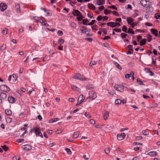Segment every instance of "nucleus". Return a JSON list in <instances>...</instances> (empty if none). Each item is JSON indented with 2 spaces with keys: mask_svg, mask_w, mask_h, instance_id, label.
Listing matches in <instances>:
<instances>
[{
  "mask_svg": "<svg viewBox=\"0 0 160 160\" xmlns=\"http://www.w3.org/2000/svg\"><path fill=\"white\" fill-rule=\"evenodd\" d=\"M125 88L127 89V88L125 87L123 85L121 84H116L114 87V88L116 90L119 91L120 92H123Z\"/></svg>",
  "mask_w": 160,
  "mask_h": 160,
  "instance_id": "nucleus-1",
  "label": "nucleus"
},
{
  "mask_svg": "<svg viewBox=\"0 0 160 160\" xmlns=\"http://www.w3.org/2000/svg\"><path fill=\"white\" fill-rule=\"evenodd\" d=\"M73 78L74 79H79L81 80H83L84 79V77L80 73H76L74 75Z\"/></svg>",
  "mask_w": 160,
  "mask_h": 160,
  "instance_id": "nucleus-2",
  "label": "nucleus"
},
{
  "mask_svg": "<svg viewBox=\"0 0 160 160\" xmlns=\"http://www.w3.org/2000/svg\"><path fill=\"white\" fill-rule=\"evenodd\" d=\"M107 25L111 27H119L120 26V24L118 22H110L107 23Z\"/></svg>",
  "mask_w": 160,
  "mask_h": 160,
  "instance_id": "nucleus-3",
  "label": "nucleus"
},
{
  "mask_svg": "<svg viewBox=\"0 0 160 160\" xmlns=\"http://www.w3.org/2000/svg\"><path fill=\"white\" fill-rule=\"evenodd\" d=\"M89 98L92 99V100L95 99L96 97V92L93 91L89 92Z\"/></svg>",
  "mask_w": 160,
  "mask_h": 160,
  "instance_id": "nucleus-4",
  "label": "nucleus"
},
{
  "mask_svg": "<svg viewBox=\"0 0 160 160\" xmlns=\"http://www.w3.org/2000/svg\"><path fill=\"white\" fill-rule=\"evenodd\" d=\"M35 133L36 137L40 136L41 138H43L42 133L41 132L40 128H37L35 130Z\"/></svg>",
  "mask_w": 160,
  "mask_h": 160,
  "instance_id": "nucleus-5",
  "label": "nucleus"
},
{
  "mask_svg": "<svg viewBox=\"0 0 160 160\" xmlns=\"http://www.w3.org/2000/svg\"><path fill=\"white\" fill-rule=\"evenodd\" d=\"M0 87L1 90L5 92H9L10 90L9 87L5 85H2Z\"/></svg>",
  "mask_w": 160,
  "mask_h": 160,
  "instance_id": "nucleus-6",
  "label": "nucleus"
},
{
  "mask_svg": "<svg viewBox=\"0 0 160 160\" xmlns=\"http://www.w3.org/2000/svg\"><path fill=\"white\" fill-rule=\"evenodd\" d=\"M22 149L23 150L28 152L32 149V147L30 145L26 144L22 146Z\"/></svg>",
  "mask_w": 160,
  "mask_h": 160,
  "instance_id": "nucleus-7",
  "label": "nucleus"
},
{
  "mask_svg": "<svg viewBox=\"0 0 160 160\" xmlns=\"http://www.w3.org/2000/svg\"><path fill=\"white\" fill-rule=\"evenodd\" d=\"M125 136V134L124 133H122L120 134H118L117 135V138L118 140H122L124 139Z\"/></svg>",
  "mask_w": 160,
  "mask_h": 160,
  "instance_id": "nucleus-8",
  "label": "nucleus"
},
{
  "mask_svg": "<svg viewBox=\"0 0 160 160\" xmlns=\"http://www.w3.org/2000/svg\"><path fill=\"white\" fill-rule=\"evenodd\" d=\"M7 5L5 3L2 2L0 4V9L2 12L5 11L7 9Z\"/></svg>",
  "mask_w": 160,
  "mask_h": 160,
  "instance_id": "nucleus-9",
  "label": "nucleus"
},
{
  "mask_svg": "<svg viewBox=\"0 0 160 160\" xmlns=\"http://www.w3.org/2000/svg\"><path fill=\"white\" fill-rule=\"evenodd\" d=\"M128 52H127V54H132L133 52V45H130L128 46Z\"/></svg>",
  "mask_w": 160,
  "mask_h": 160,
  "instance_id": "nucleus-10",
  "label": "nucleus"
},
{
  "mask_svg": "<svg viewBox=\"0 0 160 160\" xmlns=\"http://www.w3.org/2000/svg\"><path fill=\"white\" fill-rule=\"evenodd\" d=\"M72 14L75 16H79L81 15V12L78 10L73 9Z\"/></svg>",
  "mask_w": 160,
  "mask_h": 160,
  "instance_id": "nucleus-11",
  "label": "nucleus"
},
{
  "mask_svg": "<svg viewBox=\"0 0 160 160\" xmlns=\"http://www.w3.org/2000/svg\"><path fill=\"white\" fill-rule=\"evenodd\" d=\"M103 118L105 120L107 119L109 116V112L106 111H104L102 112Z\"/></svg>",
  "mask_w": 160,
  "mask_h": 160,
  "instance_id": "nucleus-12",
  "label": "nucleus"
},
{
  "mask_svg": "<svg viewBox=\"0 0 160 160\" xmlns=\"http://www.w3.org/2000/svg\"><path fill=\"white\" fill-rule=\"evenodd\" d=\"M8 100L10 103H13L16 101V99L12 96H9L8 98Z\"/></svg>",
  "mask_w": 160,
  "mask_h": 160,
  "instance_id": "nucleus-13",
  "label": "nucleus"
},
{
  "mask_svg": "<svg viewBox=\"0 0 160 160\" xmlns=\"http://www.w3.org/2000/svg\"><path fill=\"white\" fill-rule=\"evenodd\" d=\"M151 32L156 37L158 36V31L157 29L153 28L151 29Z\"/></svg>",
  "mask_w": 160,
  "mask_h": 160,
  "instance_id": "nucleus-14",
  "label": "nucleus"
},
{
  "mask_svg": "<svg viewBox=\"0 0 160 160\" xmlns=\"http://www.w3.org/2000/svg\"><path fill=\"white\" fill-rule=\"evenodd\" d=\"M105 3V0H97V4L99 6L103 5Z\"/></svg>",
  "mask_w": 160,
  "mask_h": 160,
  "instance_id": "nucleus-15",
  "label": "nucleus"
},
{
  "mask_svg": "<svg viewBox=\"0 0 160 160\" xmlns=\"http://www.w3.org/2000/svg\"><path fill=\"white\" fill-rule=\"evenodd\" d=\"M127 20L128 23L129 25H131L132 23L134 21V20L131 17L127 18Z\"/></svg>",
  "mask_w": 160,
  "mask_h": 160,
  "instance_id": "nucleus-16",
  "label": "nucleus"
},
{
  "mask_svg": "<svg viewBox=\"0 0 160 160\" xmlns=\"http://www.w3.org/2000/svg\"><path fill=\"white\" fill-rule=\"evenodd\" d=\"M88 8L90 10H94L95 9V7L92 4L88 3Z\"/></svg>",
  "mask_w": 160,
  "mask_h": 160,
  "instance_id": "nucleus-17",
  "label": "nucleus"
},
{
  "mask_svg": "<svg viewBox=\"0 0 160 160\" xmlns=\"http://www.w3.org/2000/svg\"><path fill=\"white\" fill-rule=\"evenodd\" d=\"M15 8L17 12H20V6L19 4H16L15 6Z\"/></svg>",
  "mask_w": 160,
  "mask_h": 160,
  "instance_id": "nucleus-18",
  "label": "nucleus"
},
{
  "mask_svg": "<svg viewBox=\"0 0 160 160\" xmlns=\"http://www.w3.org/2000/svg\"><path fill=\"white\" fill-rule=\"evenodd\" d=\"M0 97L2 99H5L7 97V95L5 93L2 92L0 94Z\"/></svg>",
  "mask_w": 160,
  "mask_h": 160,
  "instance_id": "nucleus-19",
  "label": "nucleus"
},
{
  "mask_svg": "<svg viewBox=\"0 0 160 160\" xmlns=\"http://www.w3.org/2000/svg\"><path fill=\"white\" fill-rule=\"evenodd\" d=\"M5 113L9 116H11L12 114V112L10 109H7L5 110Z\"/></svg>",
  "mask_w": 160,
  "mask_h": 160,
  "instance_id": "nucleus-20",
  "label": "nucleus"
},
{
  "mask_svg": "<svg viewBox=\"0 0 160 160\" xmlns=\"http://www.w3.org/2000/svg\"><path fill=\"white\" fill-rule=\"evenodd\" d=\"M149 155L151 156L154 157L157 154V153L156 151H152L149 152L148 153Z\"/></svg>",
  "mask_w": 160,
  "mask_h": 160,
  "instance_id": "nucleus-21",
  "label": "nucleus"
},
{
  "mask_svg": "<svg viewBox=\"0 0 160 160\" xmlns=\"http://www.w3.org/2000/svg\"><path fill=\"white\" fill-rule=\"evenodd\" d=\"M147 40L146 39L144 38L140 42V46L145 45L146 43Z\"/></svg>",
  "mask_w": 160,
  "mask_h": 160,
  "instance_id": "nucleus-22",
  "label": "nucleus"
},
{
  "mask_svg": "<svg viewBox=\"0 0 160 160\" xmlns=\"http://www.w3.org/2000/svg\"><path fill=\"white\" fill-rule=\"evenodd\" d=\"M142 133L144 135H147L149 134V131L148 129L143 130L142 131Z\"/></svg>",
  "mask_w": 160,
  "mask_h": 160,
  "instance_id": "nucleus-23",
  "label": "nucleus"
},
{
  "mask_svg": "<svg viewBox=\"0 0 160 160\" xmlns=\"http://www.w3.org/2000/svg\"><path fill=\"white\" fill-rule=\"evenodd\" d=\"M147 38L148 39V42H150L152 39V36H151V35L149 34H148L147 35Z\"/></svg>",
  "mask_w": 160,
  "mask_h": 160,
  "instance_id": "nucleus-24",
  "label": "nucleus"
},
{
  "mask_svg": "<svg viewBox=\"0 0 160 160\" xmlns=\"http://www.w3.org/2000/svg\"><path fill=\"white\" fill-rule=\"evenodd\" d=\"M79 134V132L78 131L75 132H74V134L72 135L73 138H76L78 137Z\"/></svg>",
  "mask_w": 160,
  "mask_h": 160,
  "instance_id": "nucleus-25",
  "label": "nucleus"
},
{
  "mask_svg": "<svg viewBox=\"0 0 160 160\" xmlns=\"http://www.w3.org/2000/svg\"><path fill=\"white\" fill-rule=\"evenodd\" d=\"M86 88L87 89L90 90L91 89H92L94 88L93 87V86L92 84H89L86 86Z\"/></svg>",
  "mask_w": 160,
  "mask_h": 160,
  "instance_id": "nucleus-26",
  "label": "nucleus"
},
{
  "mask_svg": "<svg viewBox=\"0 0 160 160\" xmlns=\"http://www.w3.org/2000/svg\"><path fill=\"white\" fill-rule=\"evenodd\" d=\"M85 99V97L83 95H81L79 96L78 98V100H80V101H82V102Z\"/></svg>",
  "mask_w": 160,
  "mask_h": 160,
  "instance_id": "nucleus-27",
  "label": "nucleus"
},
{
  "mask_svg": "<svg viewBox=\"0 0 160 160\" xmlns=\"http://www.w3.org/2000/svg\"><path fill=\"white\" fill-rule=\"evenodd\" d=\"M89 22V20L87 19H83L82 21V23L85 25H88L87 23Z\"/></svg>",
  "mask_w": 160,
  "mask_h": 160,
  "instance_id": "nucleus-28",
  "label": "nucleus"
},
{
  "mask_svg": "<svg viewBox=\"0 0 160 160\" xmlns=\"http://www.w3.org/2000/svg\"><path fill=\"white\" fill-rule=\"evenodd\" d=\"M112 12L111 11L107 9H105L104 10V12L105 15H107L110 13Z\"/></svg>",
  "mask_w": 160,
  "mask_h": 160,
  "instance_id": "nucleus-29",
  "label": "nucleus"
},
{
  "mask_svg": "<svg viewBox=\"0 0 160 160\" xmlns=\"http://www.w3.org/2000/svg\"><path fill=\"white\" fill-rule=\"evenodd\" d=\"M59 120L58 118H54L53 119H52L50 120L49 121V122L50 123H52L53 122H55Z\"/></svg>",
  "mask_w": 160,
  "mask_h": 160,
  "instance_id": "nucleus-30",
  "label": "nucleus"
},
{
  "mask_svg": "<svg viewBox=\"0 0 160 160\" xmlns=\"http://www.w3.org/2000/svg\"><path fill=\"white\" fill-rule=\"evenodd\" d=\"M127 33H131L132 34H134V32L133 31V30L131 28H129L128 29V30L127 31Z\"/></svg>",
  "mask_w": 160,
  "mask_h": 160,
  "instance_id": "nucleus-31",
  "label": "nucleus"
},
{
  "mask_svg": "<svg viewBox=\"0 0 160 160\" xmlns=\"http://www.w3.org/2000/svg\"><path fill=\"white\" fill-rule=\"evenodd\" d=\"M147 69L148 70V71H147V72H148V73H150V76H153L154 75V72L152 71L151 70L150 68H148V69Z\"/></svg>",
  "mask_w": 160,
  "mask_h": 160,
  "instance_id": "nucleus-32",
  "label": "nucleus"
},
{
  "mask_svg": "<svg viewBox=\"0 0 160 160\" xmlns=\"http://www.w3.org/2000/svg\"><path fill=\"white\" fill-rule=\"evenodd\" d=\"M1 147L5 151H7L8 149V148L5 145L2 146Z\"/></svg>",
  "mask_w": 160,
  "mask_h": 160,
  "instance_id": "nucleus-33",
  "label": "nucleus"
},
{
  "mask_svg": "<svg viewBox=\"0 0 160 160\" xmlns=\"http://www.w3.org/2000/svg\"><path fill=\"white\" fill-rule=\"evenodd\" d=\"M122 30L126 33L127 32V28L126 26L125 25H124L122 26Z\"/></svg>",
  "mask_w": 160,
  "mask_h": 160,
  "instance_id": "nucleus-34",
  "label": "nucleus"
},
{
  "mask_svg": "<svg viewBox=\"0 0 160 160\" xmlns=\"http://www.w3.org/2000/svg\"><path fill=\"white\" fill-rule=\"evenodd\" d=\"M137 82L140 85H144V84L143 82L142 81L140 80L138 78H137Z\"/></svg>",
  "mask_w": 160,
  "mask_h": 160,
  "instance_id": "nucleus-35",
  "label": "nucleus"
},
{
  "mask_svg": "<svg viewBox=\"0 0 160 160\" xmlns=\"http://www.w3.org/2000/svg\"><path fill=\"white\" fill-rule=\"evenodd\" d=\"M8 29V28H4L2 32V34L3 35H6L7 33Z\"/></svg>",
  "mask_w": 160,
  "mask_h": 160,
  "instance_id": "nucleus-36",
  "label": "nucleus"
},
{
  "mask_svg": "<svg viewBox=\"0 0 160 160\" xmlns=\"http://www.w3.org/2000/svg\"><path fill=\"white\" fill-rule=\"evenodd\" d=\"M65 150L69 155H71L72 154V152L70 149L68 148H67L65 149Z\"/></svg>",
  "mask_w": 160,
  "mask_h": 160,
  "instance_id": "nucleus-37",
  "label": "nucleus"
},
{
  "mask_svg": "<svg viewBox=\"0 0 160 160\" xmlns=\"http://www.w3.org/2000/svg\"><path fill=\"white\" fill-rule=\"evenodd\" d=\"M6 120L7 122L8 123H10L12 122V119L9 117L7 118L6 119Z\"/></svg>",
  "mask_w": 160,
  "mask_h": 160,
  "instance_id": "nucleus-38",
  "label": "nucleus"
},
{
  "mask_svg": "<svg viewBox=\"0 0 160 160\" xmlns=\"http://www.w3.org/2000/svg\"><path fill=\"white\" fill-rule=\"evenodd\" d=\"M121 36L122 38H125L128 36V34L124 33H122L121 34Z\"/></svg>",
  "mask_w": 160,
  "mask_h": 160,
  "instance_id": "nucleus-39",
  "label": "nucleus"
},
{
  "mask_svg": "<svg viewBox=\"0 0 160 160\" xmlns=\"http://www.w3.org/2000/svg\"><path fill=\"white\" fill-rule=\"evenodd\" d=\"M121 102V100L119 99H117L115 101V103L116 104H120Z\"/></svg>",
  "mask_w": 160,
  "mask_h": 160,
  "instance_id": "nucleus-40",
  "label": "nucleus"
},
{
  "mask_svg": "<svg viewBox=\"0 0 160 160\" xmlns=\"http://www.w3.org/2000/svg\"><path fill=\"white\" fill-rule=\"evenodd\" d=\"M154 17L157 19H160V15L158 13H156L154 15Z\"/></svg>",
  "mask_w": 160,
  "mask_h": 160,
  "instance_id": "nucleus-41",
  "label": "nucleus"
},
{
  "mask_svg": "<svg viewBox=\"0 0 160 160\" xmlns=\"http://www.w3.org/2000/svg\"><path fill=\"white\" fill-rule=\"evenodd\" d=\"M108 8H112L115 10H117V8L115 7V6L112 5L111 6H109L108 7Z\"/></svg>",
  "mask_w": 160,
  "mask_h": 160,
  "instance_id": "nucleus-42",
  "label": "nucleus"
},
{
  "mask_svg": "<svg viewBox=\"0 0 160 160\" xmlns=\"http://www.w3.org/2000/svg\"><path fill=\"white\" fill-rule=\"evenodd\" d=\"M133 145L134 146L141 145H142V143L139 142H134L133 143Z\"/></svg>",
  "mask_w": 160,
  "mask_h": 160,
  "instance_id": "nucleus-43",
  "label": "nucleus"
},
{
  "mask_svg": "<svg viewBox=\"0 0 160 160\" xmlns=\"http://www.w3.org/2000/svg\"><path fill=\"white\" fill-rule=\"evenodd\" d=\"M112 13L114 15H115L118 17H119V14L118 13V12H117L116 11H112Z\"/></svg>",
  "mask_w": 160,
  "mask_h": 160,
  "instance_id": "nucleus-44",
  "label": "nucleus"
},
{
  "mask_svg": "<svg viewBox=\"0 0 160 160\" xmlns=\"http://www.w3.org/2000/svg\"><path fill=\"white\" fill-rule=\"evenodd\" d=\"M50 59V57L49 56H46L45 57L43 58V61H45L46 60H49Z\"/></svg>",
  "mask_w": 160,
  "mask_h": 160,
  "instance_id": "nucleus-45",
  "label": "nucleus"
},
{
  "mask_svg": "<svg viewBox=\"0 0 160 160\" xmlns=\"http://www.w3.org/2000/svg\"><path fill=\"white\" fill-rule=\"evenodd\" d=\"M84 115L87 118H90L91 117V116L89 115V113L87 112H86L85 113Z\"/></svg>",
  "mask_w": 160,
  "mask_h": 160,
  "instance_id": "nucleus-46",
  "label": "nucleus"
},
{
  "mask_svg": "<svg viewBox=\"0 0 160 160\" xmlns=\"http://www.w3.org/2000/svg\"><path fill=\"white\" fill-rule=\"evenodd\" d=\"M104 151L107 154H108L109 153L110 150L108 148H106L104 149Z\"/></svg>",
  "mask_w": 160,
  "mask_h": 160,
  "instance_id": "nucleus-47",
  "label": "nucleus"
},
{
  "mask_svg": "<svg viewBox=\"0 0 160 160\" xmlns=\"http://www.w3.org/2000/svg\"><path fill=\"white\" fill-rule=\"evenodd\" d=\"M96 21L95 20H92L91 22L89 23L88 24V25H90V26L92 25L94 23V22Z\"/></svg>",
  "mask_w": 160,
  "mask_h": 160,
  "instance_id": "nucleus-48",
  "label": "nucleus"
},
{
  "mask_svg": "<svg viewBox=\"0 0 160 160\" xmlns=\"http://www.w3.org/2000/svg\"><path fill=\"white\" fill-rule=\"evenodd\" d=\"M71 88L72 89L74 90H77V89L78 88L74 85H72L71 86Z\"/></svg>",
  "mask_w": 160,
  "mask_h": 160,
  "instance_id": "nucleus-49",
  "label": "nucleus"
},
{
  "mask_svg": "<svg viewBox=\"0 0 160 160\" xmlns=\"http://www.w3.org/2000/svg\"><path fill=\"white\" fill-rule=\"evenodd\" d=\"M115 65L116 67H117V68H118L119 69L121 70L122 69L121 67L120 66V65H119V64L118 63L116 62L115 63Z\"/></svg>",
  "mask_w": 160,
  "mask_h": 160,
  "instance_id": "nucleus-50",
  "label": "nucleus"
},
{
  "mask_svg": "<svg viewBox=\"0 0 160 160\" xmlns=\"http://www.w3.org/2000/svg\"><path fill=\"white\" fill-rule=\"evenodd\" d=\"M137 22H133L132 23L131 25L132 28H134L135 26H137Z\"/></svg>",
  "mask_w": 160,
  "mask_h": 160,
  "instance_id": "nucleus-51",
  "label": "nucleus"
},
{
  "mask_svg": "<svg viewBox=\"0 0 160 160\" xmlns=\"http://www.w3.org/2000/svg\"><path fill=\"white\" fill-rule=\"evenodd\" d=\"M6 44H2L0 48V49H5L6 48Z\"/></svg>",
  "mask_w": 160,
  "mask_h": 160,
  "instance_id": "nucleus-52",
  "label": "nucleus"
},
{
  "mask_svg": "<svg viewBox=\"0 0 160 160\" xmlns=\"http://www.w3.org/2000/svg\"><path fill=\"white\" fill-rule=\"evenodd\" d=\"M102 17L101 15H99L97 17V20L98 21H101V20L102 19Z\"/></svg>",
  "mask_w": 160,
  "mask_h": 160,
  "instance_id": "nucleus-53",
  "label": "nucleus"
},
{
  "mask_svg": "<svg viewBox=\"0 0 160 160\" xmlns=\"http://www.w3.org/2000/svg\"><path fill=\"white\" fill-rule=\"evenodd\" d=\"M152 64H153L154 66L156 65V59H155V61L154 60V59L153 58H152Z\"/></svg>",
  "mask_w": 160,
  "mask_h": 160,
  "instance_id": "nucleus-54",
  "label": "nucleus"
},
{
  "mask_svg": "<svg viewBox=\"0 0 160 160\" xmlns=\"http://www.w3.org/2000/svg\"><path fill=\"white\" fill-rule=\"evenodd\" d=\"M97 27H98V26L97 25H94L92 27V30H97L98 29L96 28Z\"/></svg>",
  "mask_w": 160,
  "mask_h": 160,
  "instance_id": "nucleus-55",
  "label": "nucleus"
},
{
  "mask_svg": "<svg viewBox=\"0 0 160 160\" xmlns=\"http://www.w3.org/2000/svg\"><path fill=\"white\" fill-rule=\"evenodd\" d=\"M113 31H115L118 32H121V30L120 28H118V29L117 28H114L113 30Z\"/></svg>",
  "mask_w": 160,
  "mask_h": 160,
  "instance_id": "nucleus-56",
  "label": "nucleus"
},
{
  "mask_svg": "<svg viewBox=\"0 0 160 160\" xmlns=\"http://www.w3.org/2000/svg\"><path fill=\"white\" fill-rule=\"evenodd\" d=\"M58 36H61L62 35L63 32L60 30H59L58 32Z\"/></svg>",
  "mask_w": 160,
  "mask_h": 160,
  "instance_id": "nucleus-57",
  "label": "nucleus"
},
{
  "mask_svg": "<svg viewBox=\"0 0 160 160\" xmlns=\"http://www.w3.org/2000/svg\"><path fill=\"white\" fill-rule=\"evenodd\" d=\"M139 15V14L137 13H134L132 16V18H135L137 16Z\"/></svg>",
  "mask_w": 160,
  "mask_h": 160,
  "instance_id": "nucleus-58",
  "label": "nucleus"
},
{
  "mask_svg": "<svg viewBox=\"0 0 160 160\" xmlns=\"http://www.w3.org/2000/svg\"><path fill=\"white\" fill-rule=\"evenodd\" d=\"M71 26L72 27L75 28L76 27V25L75 23L72 22L71 23Z\"/></svg>",
  "mask_w": 160,
  "mask_h": 160,
  "instance_id": "nucleus-59",
  "label": "nucleus"
},
{
  "mask_svg": "<svg viewBox=\"0 0 160 160\" xmlns=\"http://www.w3.org/2000/svg\"><path fill=\"white\" fill-rule=\"evenodd\" d=\"M58 41L61 44H63L64 42V40L62 39H59L58 40Z\"/></svg>",
  "mask_w": 160,
  "mask_h": 160,
  "instance_id": "nucleus-60",
  "label": "nucleus"
},
{
  "mask_svg": "<svg viewBox=\"0 0 160 160\" xmlns=\"http://www.w3.org/2000/svg\"><path fill=\"white\" fill-rule=\"evenodd\" d=\"M90 65H94L96 64V62L93 61H91L89 64Z\"/></svg>",
  "mask_w": 160,
  "mask_h": 160,
  "instance_id": "nucleus-61",
  "label": "nucleus"
},
{
  "mask_svg": "<svg viewBox=\"0 0 160 160\" xmlns=\"http://www.w3.org/2000/svg\"><path fill=\"white\" fill-rule=\"evenodd\" d=\"M102 17V19H103V21L107 20H108V17L106 16H103Z\"/></svg>",
  "mask_w": 160,
  "mask_h": 160,
  "instance_id": "nucleus-62",
  "label": "nucleus"
},
{
  "mask_svg": "<svg viewBox=\"0 0 160 160\" xmlns=\"http://www.w3.org/2000/svg\"><path fill=\"white\" fill-rule=\"evenodd\" d=\"M49 52L51 55H53L54 53V52L52 49L50 50Z\"/></svg>",
  "mask_w": 160,
  "mask_h": 160,
  "instance_id": "nucleus-63",
  "label": "nucleus"
},
{
  "mask_svg": "<svg viewBox=\"0 0 160 160\" xmlns=\"http://www.w3.org/2000/svg\"><path fill=\"white\" fill-rule=\"evenodd\" d=\"M13 160H19V158L18 157L15 156L13 157Z\"/></svg>",
  "mask_w": 160,
  "mask_h": 160,
  "instance_id": "nucleus-64",
  "label": "nucleus"
}]
</instances>
